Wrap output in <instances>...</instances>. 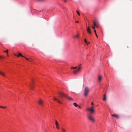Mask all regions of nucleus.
<instances>
[{
    "label": "nucleus",
    "mask_w": 132,
    "mask_h": 132,
    "mask_svg": "<svg viewBox=\"0 0 132 132\" xmlns=\"http://www.w3.org/2000/svg\"><path fill=\"white\" fill-rule=\"evenodd\" d=\"M59 94L60 95L61 97L62 98V100L63 101V98L68 99L69 100H72V98L69 97L68 95L64 94L62 92H61L59 93Z\"/></svg>",
    "instance_id": "f257e3e1"
},
{
    "label": "nucleus",
    "mask_w": 132,
    "mask_h": 132,
    "mask_svg": "<svg viewBox=\"0 0 132 132\" xmlns=\"http://www.w3.org/2000/svg\"><path fill=\"white\" fill-rule=\"evenodd\" d=\"M89 92V88L88 87H86L84 90V95L85 97H87L88 95Z\"/></svg>",
    "instance_id": "f03ea898"
},
{
    "label": "nucleus",
    "mask_w": 132,
    "mask_h": 132,
    "mask_svg": "<svg viewBox=\"0 0 132 132\" xmlns=\"http://www.w3.org/2000/svg\"><path fill=\"white\" fill-rule=\"evenodd\" d=\"M87 110H88L91 113H93L95 111V110L94 109L93 106H92L90 108H87L86 109Z\"/></svg>",
    "instance_id": "7ed1b4c3"
},
{
    "label": "nucleus",
    "mask_w": 132,
    "mask_h": 132,
    "mask_svg": "<svg viewBox=\"0 0 132 132\" xmlns=\"http://www.w3.org/2000/svg\"><path fill=\"white\" fill-rule=\"evenodd\" d=\"M80 67L79 66L77 70H75L73 71V73L75 74H77L80 71Z\"/></svg>",
    "instance_id": "20e7f679"
},
{
    "label": "nucleus",
    "mask_w": 132,
    "mask_h": 132,
    "mask_svg": "<svg viewBox=\"0 0 132 132\" xmlns=\"http://www.w3.org/2000/svg\"><path fill=\"white\" fill-rule=\"evenodd\" d=\"M88 118L90 121H92V122H95V120L91 116H89Z\"/></svg>",
    "instance_id": "39448f33"
},
{
    "label": "nucleus",
    "mask_w": 132,
    "mask_h": 132,
    "mask_svg": "<svg viewBox=\"0 0 132 132\" xmlns=\"http://www.w3.org/2000/svg\"><path fill=\"white\" fill-rule=\"evenodd\" d=\"M53 99L54 100L56 101L57 102L60 103V104H62V103L60 101V100L56 98L55 97H54L53 98Z\"/></svg>",
    "instance_id": "423d86ee"
},
{
    "label": "nucleus",
    "mask_w": 132,
    "mask_h": 132,
    "mask_svg": "<svg viewBox=\"0 0 132 132\" xmlns=\"http://www.w3.org/2000/svg\"><path fill=\"white\" fill-rule=\"evenodd\" d=\"M34 87V86L33 85L32 82H31L30 84V88L31 89L33 90V88Z\"/></svg>",
    "instance_id": "0eeeda50"
},
{
    "label": "nucleus",
    "mask_w": 132,
    "mask_h": 132,
    "mask_svg": "<svg viewBox=\"0 0 132 132\" xmlns=\"http://www.w3.org/2000/svg\"><path fill=\"white\" fill-rule=\"evenodd\" d=\"M38 103L40 105H42L43 103V102L42 100H40L38 101Z\"/></svg>",
    "instance_id": "6e6552de"
},
{
    "label": "nucleus",
    "mask_w": 132,
    "mask_h": 132,
    "mask_svg": "<svg viewBox=\"0 0 132 132\" xmlns=\"http://www.w3.org/2000/svg\"><path fill=\"white\" fill-rule=\"evenodd\" d=\"M55 124L56 128L58 129H59V124L57 122V121L55 120Z\"/></svg>",
    "instance_id": "1a4fd4ad"
},
{
    "label": "nucleus",
    "mask_w": 132,
    "mask_h": 132,
    "mask_svg": "<svg viewBox=\"0 0 132 132\" xmlns=\"http://www.w3.org/2000/svg\"><path fill=\"white\" fill-rule=\"evenodd\" d=\"M111 116L112 117H115L117 119L119 118V116L117 114H112L111 115Z\"/></svg>",
    "instance_id": "9d476101"
},
{
    "label": "nucleus",
    "mask_w": 132,
    "mask_h": 132,
    "mask_svg": "<svg viewBox=\"0 0 132 132\" xmlns=\"http://www.w3.org/2000/svg\"><path fill=\"white\" fill-rule=\"evenodd\" d=\"M87 32L89 34H91V31H90V29L89 27H87Z\"/></svg>",
    "instance_id": "9b49d317"
},
{
    "label": "nucleus",
    "mask_w": 132,
    "mask_h": 132,
    "mask_svg": "<svg viewBox=\"0 0 132 132\" xmlns=\"http://www.w3.org/2000/svg\"><path fill=\"white\" fill-rule=\"evenodd\" d=\"M102 79V77L101 76L99 75L98 77V80L99 82L101 81V80Z\"/></svg>",
    "instance_id": "f8f14e48"
},
{
    "label": "nucleus",
    "mask_w": 132,
    "mask_h": 132,
    "mask_svg": "<svg viewBox=\"0 0 132 132\" xmlns=\"http://www.w3.org/2000/svg\"><path fill=\"white\" fill-rule=\"evenodd\" d=\"M18 57H19L20 56H21L23 57H25L23 56L21 53H19L18 54V55L17 56Z\"/></svg>",
    "instance_id": "ddd939ff"
},
{
    "label": "nucleus",
    "mask_w": 132,
    "mask_h": 132,
    "mask_svg": "<svg viewBox=\"0 0 132 132\" xmlns=\"http://www.w3.org/2000/svg\"><path fill=\"white\" fill-rule=\"evenodd\" d=\"M0 74L3 76H4L5 75L4 73L3 72H2L0 71Z\"/></svg>",
    "instance_id": "4468645a"
},
{
    "label": "nucleus",
    "mask_w": 132,
    "mask_h": 132,
    "mask_svg": "<svg viewBox=\"0 0 132 132\" xmlns=\"http://www.w3.org/2000/svg\"><path fill=\"white\" fill-rule=\"evenodd\" d=\"M62 131L63 132H65V130L64 128H62L61 129Z\"/></svg>",
    "instance_id": "2eb2a0df"
},
{
    "label": "nucleus",
    "mask_w": 132,
    "mask_h": 132,
    "mask_svg": "<svg viewBox=\"0 0 132 132\" xmlns=\"http://www.w3.org/2000/svg\"><path fill=\"white\" fill-rule=\"evenodd\" d=\"M38 2H44L45 0H36Z\"/></svg>",
    "instance_id": "dca6fc26"
},
{
    "label": "nucleus",
    "mask_w": 132,
    "mask_h": 132,
    "mask_svg": "<svg viewBox=\"0 0 132 132\" xmlns=\"http://www.w3.org/2000/svg\"><path fill=\"white\" fill-rule=\"evenodd\" d=\"M73 104L75 106L77 107L78 106V105H77V104L76 103H73Z\"/></svg>",
    "instance_id": "f3484780"
},
{
    "label": "nucleus",
    "mask_w": 132,
    "mask_h": 132,
    "mask_svg": "<svg viewBox=\"0 0 132 132\" xmlns=\"http://www.w3.org/2000/svg\"><path fill=\"white\" fill-rule=\"evenodd\" d=\"M79 35H77L76 36H74L73 38H77L79 37Z\"/></svg>",
    "instance_id": "a211bd4d"
},
{
    "label": "nucleus",
    "mask_w": 132,
    "mask_h": 132,
    "mask_svg": "<svg viewBox=\"0 0 132 132\" xmlns=\"http://www.w3.org/2000/svg\"><path fill=\"white\" fill-rule=\"evenodd\" d=\"M8 51H9L8 50H7L6 51H3V52L6 53H7V55H8Z\"/></svg>",
    "instance_id": "6ab92c4d"
},
{
    "label": "nucleus",
    "mask_w": 132,
    "mask_h": 132,
    "mask_svg": "<svg viewBox=\"0 0 132 132\" xmlns=\"http://www.w3.org/2000/svg\"><path fill=\"white\" fill-rule=\"evenodd\" d=\"M77 68V67H71V69H76V68Z\"/></svg>",
    "instance_id": "aec40b11"
},
{
    "label": "nucleus",
    "mask_w": 132,
    "mask_h": 132,
    "mask_svg": "<svg viewBox=\"0 0 132 132\" xmlns=\"http://www.w3.org/2000/svg\"><path fill=\"white\" fill-rule=\"evenodd\" d=\"M93 23H94V26H96V25L97 24H96L94 22V21L93 22Z\"/></svg>",
    "instance_id": "412c9836"
},
{
    "label": "nucleus",
    "mask_w": 132,
    "mask_h": 132,
    "mask_svg": "<svg viewBox=\"0 0 132 132\" xmlns=\"http://www.w3.org/2000/svg\"><path fill=\"white\" fill-rule=\"evenodd\" d=\"M76 12L79 15H80V13H79V12L78 11H77Z\"/></svg>",
    "instance_id": "4be33fe9"
},
{
    "label": "nucleus",
    "mask_w": 132,
    "mask_h": 132,
    "mask_svg": "<svg viewBox=\"0 0 132 132\" xmlns=\"http://www.w3.org/2000/svg\"><path fill=\"white\" fill-rule=\"evenodd\" d=\"M106 99V97H104L103 99V101H105Z\"/></svg>",
    "instance_id": "5701e85b"
},
{
    "label": "nucleus",
    "mask_w": 132,
    "mask_h": 132,
    "mask_svg": "<svg viewBox=\"0 0 132 132\" xmlns=\"http://www.w3.org/2000/svg\"><path fill=\"white\" fill-rule=\"evenodd\" d=\"M95 26H92V28L93 29H95Z\"/></svg>",
    "instance_id": "b1692460"
},
{
    "label": "nucleus",
    "mask_w": 132,
    "mask_h": 132,
    "mask_svg": "<svg viewBox=\"0 0 132 132\" xmlns=\"http://www.w3.org/2000/svg\"><path fill=\"white\" fill-rule=\"evenodd\" d=\"M84 42L86 43H87V42L86 39H84Z\"/></svg>",
    "instance_id": "393cba45"
},
{
    "label": "nucleus",
    "mask_w": 132,
    "mask_h": 132,
    "mask_svg": "<svg viewBox=\"0 0 132 132\" xmlns=\"http://www.w3.org/2000/svg\"><path fill=\"white\" fill-rule=\"evenodd\" d=\"M4 58V57L3 56H0V58L1 59H3Z\"/></svg>",
    "instance_id": "a878e982"
},
{
    "label": "nucleus",
    "mask_w": 132,
    "mask_h": 132,
    "mask_svg": "<svg viewBox=\"0 0 132 132\" xmlns=\"http://www.w3.org/2000/svg\"><path fill=\"white\" fill-rule=\"evenodd\" d=\"M24 57V58H25V59H26L27 60H28V61H29V60L28 59V58H26V57Z\"/></svg>",
    "instance_id": "bb28decb"
},
{
    "label": "nucleus",
    "mask_w": 132,
    "mask_h": 132,
    "mask_svg": "<svg viewBox=\"0 0 132 132\" xmlns=\"http://www.w3.org/2000/svg\"><path fill=\"white\" fill-rule=\"evenodd\" d=\"M90 43V42H87V43H86L87 45H88Z\"/></svg>",
    "instance_id": "cd10ccee"
},
{
    "label": "nucleus",
    "mask_w": 132,
    "mask_h": 132,
    "mask_svg": "<svg viewBox=\"0 0 132 132\" xmlns=\"http://www.w3.org/2000/svg\"><path fill=\"white\" fill-rule=\"evenodd\" d=\"M94 32L95 34H96V30H94Z\"/></svg>",
    "instance_id": "c85d7f7f"
},
{
    "label": "nucleus",
    "mask_w": 132,
    "mask_h": 132,
    "mask_svg": "<svg viewBox=\"0 0 132 132\" xmlns=\"http://www.w3.org/2000/svg\"><path fill=\"white\" fill-rule=\"evenodd\" d=\"M103 97H106V95L105 94H104V95H103Z\"/></svg>",
    "instance_id": "c756f323"
},
{
    "label": "nucleus",
    "mask_w": 132,
    "mask_h": 132,
    "mask_svg": "<svg viewBox=\"0 0 132 132\" xmlns=\"http://www.w3.org/2000/svg\"><path fill=\"white\" fill-rule=\"evenodd\" d=\"M3 108V106H0V108Z\"/></svg>",
    "instance_id": "7c9ffc66"
},
{
    "label": "nucleus",
    "mask_w": 132,
    "mask_h": 132,
    "mask_svg": "<svg viewBox=\"0 0 132 132\" xmlns=\"http://www.w3.org/2000/svg\"><path fill=\"white\" fill-rule=\"evenodd\" d=\"M78 106L79 107L80 109H81V108L80 106L78 105Z\"/></svg>",
    "instance_id": "2f4dec72"
},
{
    "label": "nucleus",
    "mask_w": 132,
    "mask_h": 132,
    "mask_svg": "<svg viewBox=\"0 0 132 132\" xmlns=\"http://www.w3.org/2000/svg\"><path fill=\"white\" fill-rule=\"evenodd\" d=\"M95 34V35H96V36L97 37H98V36L96 34H96Z\"/></svg>",
    "instance_id": "473e14b6"
},
{
    "label": "nucleus",
    "mask_w": 132,
    "mask_h": 132,
    "mask_svg": "<svg viewBox=\"0 0 132 132\" xmlns=\"http://www.w3.org/2000/svg\"><path fill=\"white\" fill-rule=\"evenodd\" d=\"M95 26L97 28H98V26L97 25V24H96V26Z\"/></svg>",
    "instance_id": "72a5a7b5"
},
{
    "label": "nucleus",
    "mask_w": 132,
    "mask_h": 132,
    "mask_svg": "<svg viewBox=\"0 0 132 132\" xmlns=\"http://www.w3.org/2000/svg\"><path fill=\"white\" fill-rule=\"evenodd\" d=\"M6 108V106H3V108Z\"/></svg>",
    "instance_id": "f704fd0d"
},
{
    "label": "nucleus",
    "mask_w": 132,
    "mask_h": 132,
    "mask_svg": "<svg viewBox=\"0 0 132 132\" xmlns=\"http://www.w3.org/2000/svg\"><path fill=\"white\" fill-rule=\"evenodd\" d=\"M91 104L92 105H93V102H92L91 103Z\"/></svg>",
    "instance_id": "c9c22d12"
},
{
    "label": "nucleus",
    "mask_w": 132,
    "mask_h": 132,
    "mask_svg": "<svg viewBox=\"0 0 132 132\" xmlns=\"http://www.w3.org/2000/svg\"><path fill=\"white\" fill-rule=\"evenodd\" d=\"M76 22V23H78L79 22V21H77Z\"/></svg>",
    "instance_id": "e433bc0d"
},
{
    "label": "nucleus",
    "mask_w": 132,
    "mask_h": 132,
    "mask_svg": "<svg viewBox=\"0 0 132 132\" xmlns=\"http://www.w3.org/2000/svg\"><path fill=\"white\" fill-rule=\"evenodd\" d=\"M64 1L65 2H66V0H64Z\"/></svg>",
    "instance_id": "4c0bfd02"
},
{
    "label": "nucleus",
    "mask_w": 132,
    "mask_h": 132,
    "mask_svg": "<svg viewBox=\"0 0 132 132\" xmlns=\"http://www.w3.org/2000/svg\"><path fill=\"white\" fill-rule=\"evenodd\" d=\"M29 61L30 62H32V61L31 60H29Z\"/></svg>",
    "instance_id": "58836bf2"
}]
</instances>
